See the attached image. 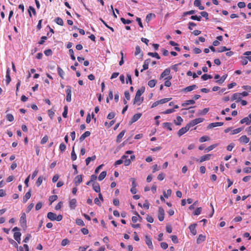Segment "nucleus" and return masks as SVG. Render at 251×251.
Instances as JSON below:
<instances>
[{"mask_svg":"<svg viewBox=\"0 0 251 251\" xmlns=\"http://www.w3.org/2000/svg\"><path fill=\"white\" fill-rule=\"evenodd\" d=\"M191 19L193 20H197L198 21H200L201 20V17L200 16H197V15H193L190 17Z\"/></svg>","mask_w":251,"mask_h":251,"instance_id":"bf43d9fd","label":"nucleus"},{"mask_svg":"<svg viewBox=\"0 0 251 251\" xmlns=\"http://www.w3.org/2000/svg\"><path fill=\"white\" fill-rule=\"evenodd\" d=\"M171 99L172 98H164L160 100H159V102L160 104H163L170 101Z\"/></svg>","mask_w":251,"mask_h":251,"instance_id":"8fccbe9b","label":"nucleus"},{"mask_svg":"<svg viewBox=\"0 0 251 251\" xmlns=\"http://www.w3.org/2000/svg\"><path fill=\"white\" fill-rule=\"evenodd\" d=\"M47 217L51 221L56 220L57 221H60L63 218L62 215L59 214L57 216L56 214L51 212H50L48 213Z\"/></svg>","mask_w":251,"mask_h":251,"instance_id":"f03ea898","label":"nucleus"},{"mask_svg":"<svg viewBox=\"0 0 251 251\" xmlns=\"http://www.w3.org/2000/svg\"><path fill=\"white\" fill-rule=\"evenodd\" d=\"M55 21L56 23L57 24H58V25H60L61 26L63 25L64 22H63V20L61 18L57 17V18H55Z\"/></svg>","mask_w":251,"mask_h":251,"instance_id":"e433bc0d","label":"nucleus"},{"mask_svg":"<svg viewBox=\"0 0 251 251\" xmlns=\"http://www.w3.org/2000/svg\"><path fill=\"white\" fill-rule=\"evenodd\" d=\"M218 146L217 144L212 145L209 147H208L207 148L205 149V152H208L210 151H212L214 149H215L217 146Z\"/></svg>","mask_w":251,"mask_h":251,"instance_id":"c9c22d12","label":"nucleus"},{"mask_svg":"<svg viewBox=\"0 0 251 251\" xmlns=\"http://www.w3.org/2000/svg\"><path fill=\"white\" fill-rule=\"evenodd\" d=\"M195 103V101L194 100H190L185 101L184 102L182 103L181 104L182 106L185 107L189 104H193Z\"/></svg>","mask_w":251,"mask_h":251,"instance_id":"b1692460","label":"nucleus"},{"mask_svg":"<svg viewBox=\"0 0 251 251\" xmlns=\"http://www.w3.org/2000/svg\"><path fill=\"white\" fill-rule=\"evenodd\" d=\"M197 88L198 86L196 85L193 84L184 88L182 89V91L184 92H190Z\"/></svg>","mask_w":251,"mask_h":251,"instance_id":"6e6552de","label":"nucleus"},{"mask_svg":"<svg viewBox=\"0 0 251 251\" xmlns=\"http://www.w3.org/2000/svg\"><path fill=\"white\" fill-rule=\"evenodd\" d=\"M196 125L197 124L195 122L194 120H193L191 122H190L188 124H187L186 126H187V127H188L189 129H190L191 127H193Z\"/></svg>","mask_w":251,"mask_h":251,"instance_id":"3c124183","label":"nucleus"},{"mask_svg":"<svg viewBox=\"0 0 251 251\" xmlns=\"http://www.w3.org/2000/svg\"><path fill=\"white\" fill-rule=\"evenodd\" d=\"M224 125V123L223 122H216V123H212L208 125L207 126L208 129H211L212 128H214L216 126H220Z\"/></svg>","mask_w":251,"mask_h":251,"instance_id":"1a4fd4ad","label":"nucleus"},{"mask_svg":"<svg viewBox=\"0 0 251 251\" xmlns=\"http://www.w3.org/2000/svg\"><path fill=\"white\" fill-rule=\"evenodd\" d=\"M235 145L234 143H231L227 146L226 149L228 151H231L233 148L234 147Z\"/></svg>","mask_w":251,"mask_h":251,"instance_id":"69168bd1","label":"nucleus"},{"mask_svg":"<svg viewBox=\"0 0 251 251\" xmlns=\"http://www.w3.org/2000/svg\"><path fill=\"white\" fill-rule=\"evenodd\" d=\"M141 116H142L141 113H137V114H134L133 115V116L132 117V118H131V119L130 121V123L132 124L133 123H135V122L138 121L140 118Z\"/></svg>","mask_w":251,"mask_h":251,"instance_id":"9d476101","label":"nucleus"},{"mask_svg":"<svg viewBox=\"0 0 251 251\" xmlns=\"http://www.w3.org/2000/svg\"><path fill=\"white\" fill-rule=\"evenodd\" d=\"M93 188L96 192L99 193H100V185L98 183H96L95 182H94L93 184Z\"/></svg>","mask_w":251,"mask_h":251,"instance_id":"5701e85b","label":"nucleus"},{"mask_svg":"<svg viewBox=\"0 0 251 251\" xmlns=\"http://www.w3.org/2000/svg\"><path fill=\"white\" fill-rule=\"evenodd\" d=\"M96 156L95 155L92 156V157H87L85 160L86 165H88L91 160L94 161L96 159Z\"/></svg>","mask_w":251,"mask_h":251,"instance_id":"2f4dec72","label":"nucleus"},{"mask_svg":"<svg viewBox=\"0 0 251 251\" xmlns=\"http://www.w3.org/2000/svg\"><path fill=\"white\" fill-rule=\"evenodd\" d=\"M244 54L245 55H248V56L246 57L247 59H248L251 62V56H250V55H251V51H248L245 52Z\"/></svg>","mask_w":251,"mask_h":251,"instance_id":"680f3d73","label":"nucleus"},{"mask_svg":"<svg viewBox=\"0 0 251 251\" xmlns=\"http://www.w3.org/2000/svg\"><path fill=\"white\" fill-rule=\"evenodd\" d=\"M91 133L89 131H85L83 134L81 135L79 138V140L80 142H82L85 138L90 136Z\"/></svg>","mask_w":251,"mask_h":251,"instance_id":"a211bd4d","label":"nucleus"},{"mask_svg":"<svg viewBox=\"0 0 251 251\" xmlns=\"http://www.w3.org/2000/svg\"><path fill=\"white\" fill-rule=\"evenodd\" d=\"M77 156L74 151V147H73V150L71 152V159L73 161H75L76 159Z\"/></svg>","mask_w":251,"mask_h":251,"instance_id":"37998d69","label":"nucleus"},{"mask_svg":"<svg viewBox=\"0 0 251 251\" xmlns=\"http://www.w3.org/2000/svg\"><path fill=\"white\" fill-rule=\"evenodd\" d=\"M210 156L211 154H205L200 158V162H202L206 160H208L210 159Z\"/></svg>","mask_w":251,"mask_h":251,"instance_id":"393cba45","label":"nucleus"},{"mask_svg":"<svg viewBox=\"0 0 251 251\" xmlns=\"http://www.w3.org/2000/svg\"><path fill=\"white\" fill-rule=\"evenodd\" d=\"M66 145L64 143L60 144L59 146V150L61 152H63L66 149Z\"/></svg>","mask_w":251,"mask_h":251,"instance_id":"e2e57ef3","label":"nucleus"},{"mask_svg":"<svg viewBox=\"0 0 251 251\" xmlns=\"http://www.w3.org/2000/svg\"><path fill=\"white\" fill-rule=\"evenodd\" d=\"M44 53L46 56H50L52 54V52L50 49H48L44 51Z\"/></svg>","mask_w":251,"mask_h":251,"instance_id":"338daca9","label":"nucleus"},{"mask_svg":"<svg viewBox=\"0 0 251 251\" xmlns=\"http://www.w3.org/2000/svg\"><path fill=\"white\" fill-rule=\"evenodd\" d=\"M20 223L21 226L25 228L27 227L26 226V214L25 213H22L20 219Z\"/></svg>","mask_w":251,"mask_h":251,"instance_id":"7ed1b4c3","label":"nucleus"},{"mask_svg":"<svg viewBox=\"0 0 251 251\" xmlns=\"http://www.w3.org/2000/svg\"><path fill=\"white\" fill-rule=\"evenodd\" d=\"M209 140V137H208V136H203L202 137H201L200 139H199V141L201 142V143H202V142H204L206 141H208Z\"/></svg>","mask_w":251,"mask_h":251,"instance_id":"49530a36","label":"nucleus"},{"mask_svg":"<svg viewBox=\"0 0 251 251\" xmlns=\"http://www.w3.org/2000/svg\"><path fill=\"white\" fill-rule=\"evenodd\" d=\"M168 79L165 81L164 85H165V86H166L167 87H170L171 85V82L170 81V79H171L172 78V76H169V77H167L166 79H168Z\"/></svg>","mask_w":251,"mask_h":251,"instance_id":"a18cd8bd","label":"nucleus"},{"mask_svg":"<svg viewBox=\"0 0 251 251\" xmlns=\"http://www.w3.org/2000/svg\"><path fill=\"white\" fill-rule=\"evenodd\" d=\"M145 242L148 247L151 249H153V246L152 243L151 238L148 235L145 236Z\"/></svg>","mask_w":251,"mask_h":251,"instance_id":"423d86ee","label":"nucleus"},{"mask_svg":"<svg viewBox=\"0 0 251 251\" xmlns=\"http://www.w3.org/2000/svg\"><path fill=\"white\" fill-rule=\"evenodd\" d=\"M212 77L210 75H207L206 74L203 75L201 77V79L203 80H206L208 79L211 78Z\"/></svg>","mask_w":251,"mask_h":251,"instance_id":"c03bdc74","label":"nucleus"},{"mask_svg":"<svg viewBox=\"0 0 251 251\" xmlns=\"http://www.w3.org/2000/svg\"><path fill=\"white\" fill-rule=\"evenodd\" d=\"M197 226V224H191L189 226V228L191 232V233L193 235H195L197 234V230L196 229V227Z\"/></svg>","mask_w":251,"mask_h":251,"instance_id":"f8f14e48","label":"nucleus"},{"mask_svg":"<svg viewBox=\"0 0 251 251\" xmlns=\"http://www.w3.org/2000/svg\"><path fill=\"white\" fill-rule=\"evenodd\" d=\"M240 123L241 124H243L245 123L247 125H249L251 124V121L250 120L249 117H246L242 119L241 120H240Z\"/></svg>","mask_w":251,"mask_h":251,"instance_id":"dca6fc26","label":"nucleus"},{"mask_svg":"<svg viewBox=\"0 0 251 251\" xmlns=\"http://www.w3.org/2000/svg\"><path fill=\"white\" fill-rule=\"evenodd\" d=\"M76 200L75 199H73L70 200L69 202V206L72 209H74L76 207Z\"/></svg>","mask_w":251,"mask_h":251,"instance_id":"4be33fe9","label":"nucleus"},{"mask_svg":"<svg viewBox=\"0 0 251 251\" xmlns=\"http://www.w3.org/2000/svg\"><path fill=\"white\" fill-rule=\"evenodd\" d=\"M66 100L67 102H70L72 100V87L71 86L68 85L67 86V89L66 90Z\"/></svg>","mask_w":251,"mask_h":251,"instance_id":"20e7f679","label":"nucleus"},{"mask_svg":"<svg viewBox=\"0 0 251 251\" xmlns=\"http://www.w3.org/2000/svg\"><path fill=\"white\" fill-rule=\"evenodd\" d=\"M145 90V87H142L137 90L133 100V104L137 103L138 105H140L143 102L144 98L143 97H141V96L144 93Z\"/></svg>","mask_w":251,"mask_h":251,"instance_id":"f257e3e1","label":"nucleus"},{"mask_svg":"<svg viewBox=\"0 0 251 251\" xmlns=\"http://www.w3.org/2000/svg\"><path fill=\"white\" fill-rule=\"evenodd\" d=\"M196 125L197 124L195 122L194 120H193L191 122H190L188 124H187L186 126H187V127H188L189 129H190L191 127H193Z\"/></svg>","mask_w":251,"mask_h":251,"instance_id":"603ef678","label":"nucleus"},{"mask_svg":"<svg viewBox=\"0 0 251 251\" xmlns=\"http://www.w3.org/2000/svg\"><path fill=\"white\" fill-rule=\"evenodd\" d=\"M164 210L162 207H159L158 208V218L159 221H163L164 219Z\"/></svg>","mask_w":251,"mask_h":251,"instance_id":"39448f33","label":"nucleus"},{"mask_svg":"<svg viewBox=\"0 0 251 251\" xmlns=\"http://www.w3.org/2000/svg\"><path fill=\"white\" fill-rule=\"evenodd\" d=\"M201 207H198L194 212L193 214L194 215H199L201 213Z\"/></svg>","mask_w":251,"mask_h":251,"instance_id":"5fc2aeb1","label":"nucleus"},{"mask_svg":"<svg viewBox=\"0 0 251 251\" xmlns=\"http://www.w3.org/2000/svg\"><path fill=\"white\" fill-rule=\"evenodd\" d=\"M10 69L9 68H8L6 70V82L7 85H8L11 81V77L10 76Z\"/></svg>","mask_w":251,"mask_h":251,"instance_id":"aec40b11","label":"nucleus"},{"mask_svg":"<svg viewBox=\"0 0 251 251\" xmlns=\"http://www.w3.org/2000/svg\"><path fill=\"white\" fill-rule=\"evenodd\" d=\"M230 50V49H227L225 46H222L219 48H218L216 50L218 52H222L225 51L229 50Z\"/></svg>","mask_w":251,"mask_h":251,"instance_id":"cd10ccee","label":"nucleus"},{"mask_svg":"<svg viewBox=\"0 0 251 251\" xmlns=\"http://www.w3.org/2000/svg\"><path fill=\"white\" fill-rule=\"evenodd\" d=\"M189 129V128L187 127V126H186L185 127H182L178 130L177 134L179 137H180L185 134Z\"/></svg>","mask_w":251,"mask_h":251,"instance_id":"9b49d317","label":"nucleus"},{"mask_svg":"<svg viewBox=\"0 0 251 251\" xmlns=\"http://www.w3.org/2000/svg\"><path fill=\"white\" fill-rule=\"evenodd\" d=\"M239 140L241 143L246 144L249 142L250 139L246 135H243L239 138Z\"/></svg>","mask_w":251,"mask_h":251,"instance_id":"2eb2a0df","label":"nucleus"},{"mask_svg":"<svg viewBox=\"0 0 251 251\" xmlns=\"http://www.w3.org/2000/svg\"><path fill=\"white\" fill-rule=\"evenodd\" d=\"M170 74V69L167 68L160 75V78H162L166 75H168Z\"/></svg>","mask_w":251,"mask_h":251,"instance_id":"6ab92c4d","label":"nucleus"},{"mask_svg":"<svg viewBox=\"0 0 251 251\" xmlns=\"http://www.w3.org/2000/svg\"><path fill=\"white\" fill-rule=\"evenodd\" d=\"M76 224L78 226H84L85 225L84 222L81 219L76 220Z\"/></svg>","mask_w":251,"mask_h":251,"instance_id":"09e8293b","label":"nucleus"},{"mask_svg":"<svg viewBox=\"0 0 251 251\" xmlns=\"http://www.w3.org/2000/svg\"><path fill=\"white\" fill-rule=\"evenodd\" d=\"M151 59L148 58L145 60L144 64L143 65V70H147L149 67V64L151 62Z\"/></svg>","mask_w":251,"mask_h":251,"instance_id":"a878e982","label":"nucleus"},{"mask_svg":"<svg viewBox=\"0 0 251 251\" xmlns=\"http://www.w3.org/2000/svg\"><path fill=\"white\" fill-rule=\"evenodd\" d=\"M106 171H103L102 172L100 175H99L98 177V180L99 181L102 180L106 176Z\"/></svg>","mask_w":251,"mask_h":251,"instance_id":"c756f323","label":"nucleus"},{"mask_svg":"<svg viewBox=\"0 0 251 251\" xmlns=\"http://www.w3.org/2000/svg\"><path fill=\"white\" fill-rule=\"evenodd\" d=\"M20 251H29V248L27 244H24L23 247L20 246L19 247Z\"/></svg>","mask_w":251,"mask_h":251,"instance_id":"58836bf2","label":"nucleus"},{"mask_svg":"<svg viewBox=\"0 0 251 251\" xmlns=\"http://www.w3.org/2000/svg\"><path fill=\"white\" fill-rule=\"evenodd\" d=\"M155 17V15L153 13H150V14H148L147 16H146V20L147 22H149V21H150V20H151V17Z\"/></svg>","mask_w":251,"mask_h":251,"instance_id":"79ce46f5","label":"nucleus"},{"mask_svg":"<svg viewBox=\"0 0 251 251\" xmlns=\"http://www.w3.org/2000/svg\"><path fill=\"white\" fill-rule=\"evenodd\" d=\"M68 113V107L67 106H65L64 107V111L62 113V116L64 118H66L67 117Z\"/></svg>","mask_w":251,"mask_h":251,"instance_id":"13d9d810","label":"nucleus"},{"mask_svg":"<svg viewBox=\"0 0 251 251\" xmlns=\"http://www.w3.org/2000/svg\"><path fill=\"white\" fill-rule=\"evenodd\" d=\"M31 189H29L28 190V191L25 193V195L23 197V201L24 203L26 202L27 200L28 199H29V198L31 197Z\"/></svg>","mask_w":251,"mask_h":251,"instance_id":"4468645a","label":"nucleus"},{"mask_svg":"<svg viewBox=\"0 0 251 251\" xmlns=\"http://www.w3.org/2000/svg\"><path fill=\"white\" fill-rule=\"evenodd\" d=\"M244 173L249 174L251 173V167H247L243 169Z\"/></svg>","mask_w":251,"mask_h":251,"instance_id":"774afa93","label":"nucleus"},{"mask_svg":"<svg viewBox=\"0 0 251 251\" xmlns=\"http://www.w3.org/2000/svg\"><path fill=\"white\" fill-rule=\"evenodd\" d=\"M157 81L155 79H152L148 81V85L151 88H153L155 86Z\"/></svg>","mask_w":251,"mask_h":251,"instance_id":"c85d7f7f","label":"nucleus"},{"mask_svg":"<svg viewBox=\"0 0 251 251\" xmlns=\"http://www.w3.org/2000/svg\"><path fill=\"white\" fill-rule=\"evenodd\" d=\"M126 77H127V79L126 80V84L129 83L130 84H132V79H131V75L129 74H127Z\"/></svg>","mask_w":251,"mask_h":251,"instance_id":"de8ad7c7","label":"nucleus"},{"mask_svg":"<svg viewBox=\"0 0 251 251\" xmlns=\"http://www.w3.org/2000/svg\"><path fill=\"white\" fill-rule=\"evenodd\" d=\"M148 55L153 57H155L157 59H159L160 58V56L157 52H150L148 53Z\"/></svg>","mask_w":251,"mask_h":251,"instance_id":"f704fd0d","label":"nucleus"},{"mask_svg":"<svg viewBox=\"0 0 251 251\" xmlns=\"http://www.w3.org/2000/svg\"><path fill=\"white\" fill-rule=\"evenodd\" d=\"M141 52V50L139 46H137L135 48V55H137Z\"/></svg>","mask_w":251,"mask_h":251,"instance_id":"0e129e2a","label":"nucleus"},{"mask_svg":"<svg viewBox=\"0 0 251 251\" xmlns=\"http://www.w3.org/2000/svg\"><path fill=\"white\" fill-rule=\"evenodd\" d=\"M58 198L57 195H52L49 198V201H50V204H51L53 201H56Z\"/></svg>","mask_w":251,"mask_h":251,"instance_id":"ea45409f","label":"nucleus"},{"mask_svg":"<svg viewBox=\"0 0 251 251\" xmlns=\"http://www.w3.org/2000/svg\"><path fill=\"white\" fill-rule=\"evenodd\" d=\"M6 119L9 122H12L14 121V116L11 114H8L6 115Z\"/></svg>","mask_w":251,"mask_h":251,"instance_id":"6e6d98bb","label":"nucleus"},{"mask_svg":"<svg viewBox=\"0 0 251 251\" xmlns=\"http://www.w3.org/2000/svg\"><path fill=\"white\" fill-rule=\"evenodd\" d=\"M231 100H237V102L240 101L241 100V97L240 93H236L233 94L231 97Z\"/></svg>","mask_w":251,"mask_h":251,"instance_id":"ddd939ff","label":"nucleus"},{"mask_svg":"<svg viewBox=\"0 0 251 251\" xmlns=\"http://www.w3.org/2000/svg\"><path fill=\"white\" fill-rule=\"evenodd\" d=\"M206 237L202 234H200L197 239V243L199 244L205 240Z\"/></svg>","mask_w":251,"mask_h":251,"instance_id":"f3484780","label":"nucleus"},{"mask_svg":"<svg viewBox=\"0 0 251 251\" xmlns=\"http://www.w3.org/2000/svg\"><path fill=\"white\" fill-rule=\"evenodd\" d=\"M126 132V130H122L117 136L116 141L117 143H120L121 141L122 138L124 136L125 133Z\"/></svg>","mask_w":251,"mask_h":251,"instance_id":"412c9836","label":"nucleus"},{"mask_svg":"<svg viewBox=\"0 0 251 251\" xmlns=\"http://www.w3.org/2000/svg\"><path fill=\"white\" fill-rule=\"evenodd\" d=\"M177 122H175V123L176 125H180L181 122L183 121V119L180 116H177L176 117Z\"/></svg>","mask_w":251,"mask_h":251,"instance_id":"864d4df0","label":"nucleus"},{"mask_svg":"<svg viewBox=\"0 0 251 251\" xmlns=\"http://www.w3.org/2000/svg\"><path fill=\"white\" fill-rule=\"evenodd\" d=\"M57 71H58V73L59 75L62 78H64L63 75H64V72L63 71V70L60 67H58L57 68Z\"/></svg>","mask_w":251,"mask_h":251,"instance_id":"a19ab883","label":"nucleus"},{"mask_svg":"<svg viewBox=\"0 0 251 251\" xmlns=\"http://www.w3.org/2000/svg\"><path fill=\"white\" fill-rule=\"evenodd\" d=\"M21 233L20 232H15L14 233V238L16 241L21 240Z\"/></svg>","mask_w":251,"mask_h":251,"instance_id":"7c9ffc66","label":"nucleus"},{"mask_svg":"<svg viewBox=\"0 0 251 251\" xmlns=\"http://www.w3.org/2000/svg\"><path fill=\"white\" fill-rule=\"evenodd\" d=\"M243 128H242V127H239V128H237L235 129H233V130L231 129V132L230 133V134L234 135V134H237V133L240 132L243 130Z\"/></svg>","mask_w":251,"mask_h":251,"instance_id":"72a5a7b5","label":"nucleus"},{"mask_svg":"<svg viewBox=\"0 0 251 251\" xmlns=\"http://www.w3.org/2000/svg\"><path fill=\"white\" fill-rule=\"evenodd\" d=\"M30 11H32V13H33V14L34 15H36V11H35V9H34V8L33 6H30L29 7V9L28 10V12L29 16L31 18V17H32V15H31Z\"/></svg>","mask_w":251,"mask_h":251,"instance_id":"473e14b6","label":"nucleus"},{"mask_svg":"<svg viewBox=\"0 0 251 251\" xmlns=\"http://www.w3.org/2000/svg\"><path fill=\"white\" fill-rule=\"evenodd\" d=\"M43 176H40L38 178L36 182V184L37 187H39L41 185L42 181H43Z\"/></svg>","mask_w":251,"mask_h":251,"instance_id":"4c0bfd02","label":"nucleus"},{"mask_svg":"<svg viewBox=\"0 0 251 251\" xmlns=\"http://www.w3.org/2000/svg\"><path fill=\"white\" fill-rule=\"evenodd\" d=\"M172 125V124L171 123H169V122H166V123H164L163 124V127L168 129L170 131L172 130V128L171 127Z\"/></svg>","mask_w":251,"mask_h":251,"instance_id":"bb28decb","label":"nucleus"},{"mask_svg":"<svg viewBox=\"0 0 251 251\" xmlns=\"http://www.w3.org/2000/svg\"><path fill=\"white\" fill-rule=\"evenodd\" d=\"M82 181V178L81 175L76 176L74 178V183L76 187L78 186Z\"/></svg>","mask_w":251,"mask_h":251,"instance_id":"0eeeda50","label":"nucleus"},{"mask_svg":"<svg viewBox=\"0 0 251 251\" xmlns=\"http://www.w3.org/2000/svg\"><path fill=\"white\" fill-rule=\"evenodd\" d=\"M121 22L125 25L126 24H130L131 23V21L130 20H126L124 18H121Z\"/></svg>","mask_w":251,"mask_h":251,"instance_id":"4d7b16f0","label":"nucleus"},{"mask_svg":"<svg viewBox=\"0 0 251 251\" xmlns=\"http://www.w3.org/2000/svg\"><path fill=\"white\" fill-rule=\"evenodd\" d=\"M33 206H34L33 203H31L30 204H29V205L27 206V207L26 209V212L29 213L31 211V210L33 208Z\"/></svg>","mask_w":251,"mask_h":251,"instance_id":"052dcab7","label":"nucleus"}]
</instances>
